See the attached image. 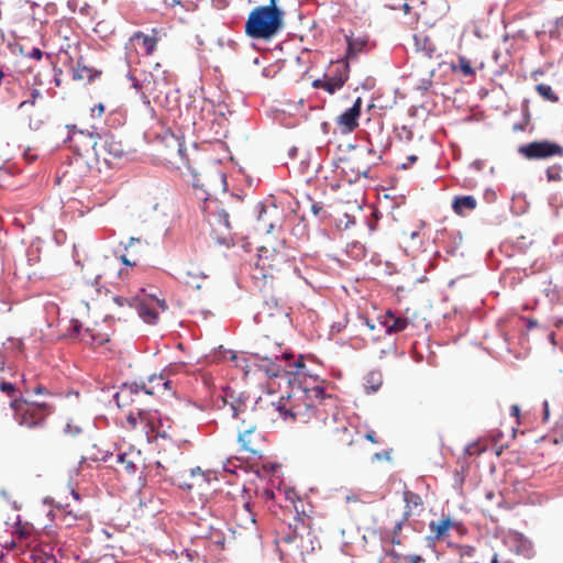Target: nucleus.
Listing matches in <instances>:
<instances>
[{"label":"nucleus","instance_id":"obj_14","mask_svg":"<svg viewBox=\"0 0 563 563\" xmlns=\"http://www.w3.org/2000/svg\"><path fill=\"white\" fill-rule=\"evenodd\" d=\"M255 211H257V223H255V230L268 234L280 225L283 217L274 203L267 206L258 202L257 206H255Z\"/></svg>","mask_w":563,"mask_h":563},{"label":"nucleus","instance_id":"obj_21","mask_svg":"<svg viewBox=\"0 0 563 563\" xmlns=\"http://www.w3.org/2000/svg\"><path fill=\"white\" fill-rule=\"evenodd\" d=\"M170 382L166 378L164 374H153L147 377V382H142L141 385H137L144 394L151 396H159L165 391L169 390Z\"/></svg>","mask_w":563,"mask_h":563},{"label":"nucleus","instance_id":"obj_57","mask_svg":"<svg viewBox=\"0 0 563 563\" xmlns=\"http://www.w3.org/2000/svg\"><path fill=\"white\" fill-rule=\"evenodd\" d=\"M185 275L187 276H203V273L198 271V272H190L189 269L188 271H185Z\"/></svg>","mask_w":563,"mask_h":563},{"label":"nucleus","instance_id":"obj_63","mask_svg":"<svg viewBox=\"0 0 563 563\" xmlns=\"http://www.w3.org/2000/svg\"><path fill=\"white\" fill-rule=\"evenodd\" d=\"M490 563H498L497 554H494L493 559H490Z\"/></svg>","mask_w":563,"mask_h":563},{"label":"nucleus","instance_id":"obj_34","mask_svg":"<svg viewBox=\"0 0 563 563\" xmlns=\"http://www.w3.org/2000/svg\"><path fill=\"white\" fill-rule=\"evenodd\" d=\"M451 70L462 74L465 77H472L475 74L471 59L460 55L457 57V64L451 65Z\"/></svg>","mask_w":563,"mask_h":563},{"label":"nucleus","instance_id":"obj_44","mask_svg":"<svg viewBox=\"0 0 563 563\" xmlns=\"http://www.w3.org/2000/svg\"><path fill=\"white\" fill-rule=\"evenodd\" d=\"M0 390L9 397H12L15 393V386L12 383L2 382L0 383Z\"/></svg>","mask_w":563,"mask_h":563},{"label":"nucleus","instance_id":"obj_7","mask_svg":"<svg viewBox=\"0 0 563 563\" xmlns=\"http://www.w3.org/2000/svg\"><path fill=\"white\" fill-rule=\"evenodd\" d=\"M18 424L27 429L44 426L45 419L51 415V407L44 402H31L23 398H15L10 402Z\"/></svg>","mask_w":563,"mask_h":563},{"label":"nucleus","instance_id":"obj_58","mask_svg":"<svg viewBox=\"0 0 563 563\" xmlns=\"http://www.w3.org/2000/svg\"><path fill=\"white\" fill-rule=\"evenodd\" d=\"M537 324H538V323H537V321H536V320H533V319H529V320H528V323H527V328H528V330H531V329L536 328V327H537Z\"/></svg>","mask_w":563,"mask_h":563},{"label":"nucleus","instance_id":"obj_41","mask_svg":"<svg viewBox=\"0 0 563 563\" xmlns=\"http://www.w3.org/2000/svg\"><path fill=\"white\" fill-rule=\"evenodd\" d=\"M134 40L142 42V47L147 55H152L157 47V37H135Z\"/></svg>","mask_w":563,"mask_h":563},{"label":"nucleus","instance_id":"obj_19","mask_svg":"<svg viewBox=\"0 0 563 563\" xmlns=\"http://www.w3.org/2000/svg\"><path fill=\"white\" fill-rule=\"evenodd\" d=\"M158 307L163 311H166L167 305L165 300L151 299L150 301H136L134 308L136 309L139 317H141L144 322L153 324L158 318V311L156 309Z\"/></svg>","mask_w":563,"mask_h":563},{"label":"nucleus","instance_id":"obj_39","mask_svg":"<svg viewBox=\"0 0 563 563\" xmlns=\"http://www.w3.org/2000/svg\"><path fill=\"white\" fill-rule=\"evenodd\" d=\"M382 385V376L377 372H371L367 376V383H365V389L373 393L379 389Z\"/></svg>","mask_w":563,"mask_h":563},{"label":"nucleus","instance_id":"obj_24","mask_svg":"<svg viewBox=\"0 0 563 563\" xmlns=\"http://www.w3.org/2000/svg\"><path fill=\"white\" fill-rule=\"evenodd\" d=\"M142 242H140L139 239L130 238L126 246L125 252L120 255V261L122 264L126 266H136L142 258V250L135 249V245H140Z\"/></svg>","mask_w":563,"mask_h":563},{"label":"nucleus","instance_id":"obj_38","mask_svg":"<svg viewBox=\"0 0 563 563\" xmlns=\"http://www.w3.org/2000/svg\"><path fill=\"white\" fill-rule=\"evenodd\" d=\"M57 517L59 522L63 523L64 527H73L75 521L81 518V515L74 511H58Z\"/></svg>","mask_w":563,"mask_h":563},{"label":"nucleus","instance_id":"obj_22","mask_svg":"<svg viewBox=\"0 0 563 563\" xmlns=\"http://www.w3.org/2000/svg\"><path fill=\"white\" fill-rule=\"evenodd\" d=\"M12 540L4 542L3 547L14 549L19 543H27L34 536V527L27 522L23 523L20 519L16 520L14 530L11 532Z\"/></svg>","mask_w":563,"mask_h":563},{"label":"nucleus","instance_id":"obj_47","mask_svg":"<svg viewBox=\"0 0 563 563\" xmlns=\"http://www.w3.org/2000/svg\"><path fill=\"white\" fill-rule=\"evenodd\" d=\"M211 540L219 548L223 549V547H224V539H223V537L220 536V533H211Z\"/></svg>","mask_w":563,"mask_h":563},{"label":"nucleus","instance_id":"obj_43","mask_svg":"<svg viewBox=\"0 0 563 563\" xmlns=\"http://www.w3.org/2000/svg\"><path fill=\"white\" fill-rule=\"evenodd\" d=\"M20 52H22L23 55L31 57L35 60H40L42 58V51L38 47H33L32 49L24 53V48L22 46V47H20Z\"/></svg>","mask_w":563,"mask_h":563},{"label":"nucleus","instance_id":"obj_17","mask_svg":"<svg viewBox=\"0 0 563 563\" xmlns=\"http://www.w3.org/2000/svg\"><path fill=\"white\" fill-rule=\"evenodd\" d=\"M362 98L357 97L352 108L346 109L336 118V125L341 133L349 134L357 129L362 113Z\"/></svg>","mask_w":563,"mask_h":563},{"label":"nucleus","instance_id":"obj_13","mask_svg":"<svg viewBox=\"0 0 563 563\" xmlns=\"http://www.w3.org/2000/svg\"><path fill=\"white\" fill-rule=\"evenodd\" d=\"M285 498L290 501L295 514H297L294 518V523L290 525L294 536L288 534L282 538L285 543H291L300 528H309L311 526V519L309 514L306 511V504L296 496L294 490H285Z\"/></svg>","mask_w":563,"mask_h":563},{"label":"nucleus","instance_id":"obj_37","mask_svg":"<svg viewBox=\"0 0 563 563\" xmlns=\"http://www.w3.org/2000/svg\"><path fill=\"white\" fill-rule=\"evenodd\" d=\"M536 90H537L538 95H540L543 98L544 101H548V102H558L559 101L558 93H555L552 90V87L550 85L538 84L536 86Z\"/></svg>","mask_w":563,"mask_h":563},{"label":"nucleus","instance_id":"obj_10","mask_svg":"<svg viewBox=\"0 0 563 563\" xmlns=\"http://www.w3.org/2000/svg\"><path fill=\"white\" fill-rule=\"evenodd\" d=\"M350 76V66L347 59H338L331 62L330 66L323 73L322 78L312 82L313 88L322 89L330 95H334L344 87Z\"/></svg>","mask_w":563,"mask_h":563},{"label":"nucleus","instance_id":"obj_25","mask_svg":"<svg viewBox=\"0 0 563 563\" xmlns=\"http://www.w3.org/2000/svg\"><path fill=\"white\" fill-rule=\"evenodd\" d=\"M380 324L384 325L386 333H399L408 327V319L404 317H396L389 310L380 318Z\"/></svg>","mask_w":563,"mask_h":563},{"label":"nucleus","instance_id":"obj_2","mask_svg":"<svg viewBox=\"0 0 563 563\" xmlns=\"http://www.w3.org/2000/svg\"><path fill=\"white\" fill-rule=\"evenodd\" d=\"M292 271V262L285 249H269L262 246L260 249L258 260L255 262L253 271V279L260 288L264 298H269L274 302L271 307L269 302L263 303L261 310L255 314V319L260 324H269L273 319L274 324H285L287 313L283 307L277 305L278 298L275 292L283 289L286 279Z\"/></svg>","mask_w":563,"mask_h":563},{"label":"nucleus","instance_id":"obj_26","mask_svg":"<svg viewBox=\"0 0 563 563\" xmlns=\"http://www.w3.org/2000/svg\"><path fill=\"white\" fill-rule=\"evenodd\" d=\"M137 385H122L120 390L114 394V401L120 408H125L128 406H132L135 402V397L139 396Z\"/></svg>","mask_w":563,"mask_h":563},{"label":"nucleus","instance_id":"obj_61","mask_svg":"<svg viewBox=\"0 0 563 563\" xmlns=\"http://www.w3.org/2000/svg\"><path fill=\"white\" fill-rule=\"evenodd\" d=\"M401 8L404 9L405 14H409L410 7L408 3H402Z\"/></svg>","mask_w":563,"mask_h":563},{"label":"nucleus","instance_id":"obj_64","mask_svg":"<svg viewBox=\"0 0 563 563\" xmlns=\"http://www.w3.org/2000/svg\"><path fill=\"white\" fill-rule=\"evenodd\" d=\"M71 495H73L74 499H76V500L79 499V494L78 493L71 490Z\"/></svg>","mask_w":563,"mask_h":563},{"label":"nucleus","instance_id":"obj_32","mask_svg":"<svg viewBox=\"0 0 563 563\" xmlns=\"http://www.w3.org/2000/svg\"><path fill=\"white\" fill-rule=\"evenodd\" d=\"M100 74H102L99 70H96L92 67L84 66L80 64V62L77 63V66L73 67L71 76L73 80H93L97 78Z\"/></svg>","mask_w":563,"mask_h":563},{"label":"nucleus","instance_id":"obj_56","mask_svg":"<svg viewBox=\"0 0 563 563\" xmlns=\"http://www.w3.org/2000/svg\"><path fill=\"white\" fill-rule=\"evenodd\" d=\"M519 412H520L519 406L518 405H512L511 406V415L514 417H519Z\"/></svg>","mask_w":563,"mask_h":563},{"label":"nucleus","instance_id":"obj_50","mask_svg":"<svg viewBox=\"0 0 563 563\" xmlns=\"http://www.w3.org/2000/svg\"><path fill=\"white\" fill-rule=\"evenodd\" d=\"M550 419V405L548 401L543 402V421L548 422Z\"/></svg>","mask_w":563,"mask_h":563},{"label":"nucleus","instance_id":"obj_27","mask_svg":"<svg viewBox=\"0 0 563 563\" xmlns=\"http://www.w3.org/2000/svg\"><path fill=\"white\" fill-rule=\"evenodd\" d=\"M405 512L404 520L413 514H419L423 507V500L412 490L404 492Z\"/></svg>","mask_w":563,"mask_h":563},{"label":"nucleus","instance_id":"obj_53","mask_svg":"<svg viewBox=\"0 0 563 563\" xmlns=\"http://www.w3.org/2000/svg\"><path fill=\"white\" fill-rule=\"evenodd\" d=\"M33 393L35 395H43V394H47V389H45L42 385H38L37 387H35L33 389Z\"/></svg>","mask_w":563,"mask_h":563},{"label":"nucleus","instance_id":"obj_60","mask_svg":"<svg viewBox=\"0 0 563 563\" xmlns=\"http://www.w3.org/2000/svg\"><path fill=\"white\" fill-rule=\"evenodd\" d=\"M60 74V70L59 69H56V76H55V84H56V87H59L60 85V79L58 78V75Z\"/></svg>","mask_w":563,"mask_h":563},{"label":"nucleus","instance_id":"obj_23","mask_svg":"<svg viewBox=\"0 0 563 563\" xmlns=\"http://www.w3.org/2000/svg\"><path fill=\"white\" fill-rule=\"evenodd\" d=\"M446 563H479L475 559V548L473 545H455L451 549V558Z\"/></svg>","mask_w":563,"mask_h":563},{"label":"nucleus","instance_id":"obj_30","mask_svg":"<svg viewBox=\"0 0 563 563\" xmlns=\"http://www.w3.org/2000/svg\"><path fill=\"white\" fill-rule=\"evenodd\" d=\"M476 208V200L472 195L456 196L453 200L454 212L463 217L466 211H474Z\"/></svg>","mask_w":563,"mask_h":563},{"label":"nucleus","instance_id":"obj_28","mask_svg":"<svg viewBox=\"0 0 563 563\" xmlns=\"http://www.w3.org/2000/svg\"><path fill=\"white\" fill-rule=\"evenodd\" d=\"M135 454L133 452L130 453H119L114 456V465L119 472H126L130 475L135 474L137 471V464L135 463Z\"/></svg>","mask_w":563,"mask_h":563},{"label":"nucleus","instance_id":"obj_42","mask_svg":"<svg viewBox=\"0 0 563 563\" xmlns=\"http://www.w3.org/2000/svg\"><path fill=\"white\" fill-rule=\"evenodd\" d=\"M112 300L119 307H123V306L128 305L130 308H133L137 301V298H135V297L126 298L124 296H113Z\"/></svg>","mask_w":563,"mask_h":563},{"label":"nucleus","instance_id":"obj_12","mask_svg":"<svg viewBox=\"0 0 563 563\" xmlns=\"http://www.w3.org/2000/svg\"><path fill=\"white\" fill-rule=\"evenodd\" d=\"M518 152L529 161H540L553 156H562L563 147L551 141H533L521 145Z\"/></svg>","mask_w":563,"mask_h":563},{"label":"nucleus","instance_id":"obj_40","mask_svg":"<svg viewBox=\"0 0 563 563\" xmlns=\"http://www.w3.org/2000/svg\"><path fill=\"white\" fill-rule=\"evenodd\" d=\"M251 46H253L254 49L261 51V52H268L271 51L272 41H274V37H253L252 38Z\"/></svg>","mask_w":563,"mask_h":563},{"label":"nucleus","instance_id":"obj_59","mask_svg":"<svg viewBox=\"0 0 563 563\" xmlns=\"http://www.w3.org/2000/svg\"><path fill=\"white\" fill-rule=\"evenodd\" d=\"M401 530V521L399 522H396L395 523V527H394V534H396L397 532H399Z\"/></svg>","mask_w":563,"mask_h":563},{"label":"nucleus","instance_id":"obj_45","mask_svg":"<svg viewBox=\"0 0 563 563\" xmlns=\"http://www.w3.org/2000/svg\"><path fill=\"white\" fill-rule=\"evenodd\" d=\"M103 113H104V106L102 102H99L90 108V115H92V118H100L103 115Z\"/></svg>","mask_w":563,"mask_h":563},{"label":"nucleus","instance_id":"obj_36","mask_svg":"<svg viewBox=\"0 0 563 563\" xmlns=\"http://www.w3.org/2000/svg\"><path fill=\"white\" fill-rule=\"evenodd\" d=\"M152 412L153 411H144L141 409H136V412L129 411L128 417H126L129 426L133 429H136L137 427H140L144 431L143 417L145 413H152Z\"/></svg>","mask_w":563,"mask_h":563},{"label":"nucleus","instance_id":"obj_52","mask_svg":"<svg viewBox=\"0 0 563 563\" xmlns=\"http://www.w3.org/2000/svg\"><path fill=\"white\" fill-rule=\"evenodd\" d=\"M95 460H101L103 462H109L113 459V454L112 453H106L103 454L102 456L100 457H93Z\"/></svg>","mask_w":563,"mask_h":563},{"label":"nucleus","instance_id":"obj_29","mask_svg":"<svg viewBox=\"0 0 563 563\" xmlns=\"http://www.w3.org/2000/svg\"><path fill=\"white\" fill-rule=\"evenodd\" d=\"M235 520L238 527H242L245 530H251L252 532L255 533V517L251 508L249 507V504H244L243 508H241L240 511L235 514Z\"/></svg>","mask_w":563,"mask_h":563},{"label":"nucleus","instance_id":"obj_49","mask_svg":"<svg viewBox=\"0 0 563 563\" xmlns=\"http://www.w3.org/2000/svg\"><path fill=\"white\" fill-rule=\"evenodd\" d=\"M364 438L366 440H368L369 442H372L373 444H378L379 443V440H378V438L376 435V432H374V431H369V432L365 433Z\"/></svg>","mask_w":563,"mask_h":563},{"label":"nucleus","instance_id":"obj_3","mask_svg":"<svg viewBox=\"0 0 563 563\" xmlns=\"http://www.w3.org/2000/svg\"><path fill=\"white\" fill-rule=\"evenodd\" d=\"M71 144L75 155L69 168L63 173L66 181L79 184L87 173H101L103 168H112L113 163L125 154L120 140L112 134H92L78 132L73 134Z\"/></svg>","mask_w":563,"mask_h":563},{"label":"nucleus","instance_id":"obj_8","mask_svg":"<svg viewBox=\"0 0 563 563\" xmlns=\"http://www.w3.org/2000/svg\"><path fill=\"white\" fill-rule=\"evenodd\" d=\"M26 119L27 128L33 131H40L48 121L47 103L37 89H32L31 96L19 104Z\"/></svg>","mask_w":563,"mask_h":563},{"label":"nucleus","instance_id":"obj_9","mask_svg":"<svg viewBox=\"0 0 563 563\" xmlns=\"http://www.w3.org/2000/svg\"><path fill=\"white\" fill-rule=\"evenodd\" d=\"M350 76V66L347 59H338L331 62L330 66L323 73L322 78L312 82L313 88L322 89L330 95H334L344 87Z\"/></svg>","mask_w":563,"mask_h":563},{"label":"nucleus","instance_id":"obj_6","mask_svg":"<svg viewBox=\"0 0 563 563\" xmlns=\"http://www.w3.org/2000/svg\"><path fill=\"white\" fill-rule=\"evenodd\" d=\"M279 0H269L268 4L255 7L245 23L246 35H276L285 24V11Z\"/></svg>","mask_w":563,"mask_h":563},{"label":"nucleus","instance_id":"obj_18","mask_svg":"<svg viewBox=\"0 0 563 563\" xmlns=\"http://www.w3.org/2000/svg\"><path fill=\"white\" fill-rule=\"evenodd\" d=\"M380 161V155L373 148H367L362 151L356 155V157L350 161L353 164L352 169L356 173L357 176L368 177L372 166L377 165V162Z\"/></svg>","mask_w":563,"mask_h":563},{"label":"nucleus","instance_id":"obj_48","mask_svg":"<svg viewBox=\"0 0 563 563\" xmlns=\"http://www.w3.org/2000/svg\"><path fill=\"white\" fill-rule=\"evenodd\" d=\"M405 561L408 562V563H423L424 559H422L418 554H411V555L406 556Z\"/></svg>","mask_w":563,"mask_h":563},{"label":"nucleus","instance_id":"obj_4","mask_svg":"<svg viewBox=\"0 0 563 563\" xmlns=\"http://www.w3.org/2000/svg\"><path fill=\"white\" fill-rule=\"evenodd\" d=\"M187 170L188 174L183 173V175L189 177L188 181L195 188L196 196L203 202L202 212L205 221L216 232L223 234L224 231H229V214L222 208L221 202L213 198L216 192L224 191V174L219 168L205 164L197 165L195 163V165H191L190 161H187Z\"/></svg>","mask_w":563,"mask_h":563},{"label":"nucleus","instance_id":"obj_5","mask_svg":"<svg viewBox=\"0 0 563 563\" xmlns=\"http://www.w3.org/2000/svg\"><path fill=\"white\" fill-rule=\"evenodd\" d=\"M220 409L223 415L234 419H240L238 427V442L244 452L256 454L260 452L262 435L258 431V424L254 418V411L246 402V399L235 397L233 393L224 394L221 398Z\"/></svg>","mask_w":563,"mask_h":563},{"label":"nucleus","instance_id":"obj_35","mask_svg":"<svg viewBox=\"0 0 563 563\" xmlns=\"http://www.w3.org/2000/svg\"><path fill=\"white\" fill-rule=\"evenodd\" d=\"M452 522L450 519H440L439 521H432L430 523V529L434 534V538L438 540H442L444 536L448 533Z\"/></svg>","mask_w":563,"mask_h":563},{"label":"nucleus","instance_id":"obj_51","mask_svg":"<svg viewBox=\"0 0 563 563\" xmlns=\"http://www.w3.org/2000/svg\"><path fill=\"white\" fill-rule=\"evenodd\" d=\"M417 159H418L417 155H409L408 156V163H404L402 164V168L410 167L412 164H415L417 162Z\"/></svg>","mask_w":563,"mask_h":563},{"label":"nucleus","instance_id":"obj_54","mask_svg":"<svg viewBox=\"0 0 563 563\" xmlns=\"http://www.w3.org/2000/svg\"><path fill=\"white\" fill-rule=\"evenodd\" d=\"M555 32L559 34L563 33V16L558 20Z\"/></svg>","mask_w":563,"mask_h":563},{"label":"nucleus","instance_id":"obj_15","mask_svg":"<svg viewBox=\"0 0 563 563\" xmlns=\"http://www.w3.org/2000/svg\"><path fill=\"white\" fill-rule=\"evenodd\" d=\"M144 432L148 439H172L170 421L168 418L162 417L158 411L145 413L143 417Z\"/></svg>","mask_w":563,"mask_h":563},{"label":"nucleus","instance_id":"obj_46","mask_svg":"<svg viewBox=\"0 0 563 563\" xmlns=\"http://www.w3.org/2000/svg\"><path fill=\"white\" fill-rule=\"evenodd\" d=\"M65 432L70 435H76L81 432V429L78 424L67 423L65 424Z\"/></svg>","mask_w":563,"mask_h":563},{"label":"nucleus","instance_id":"obj_55","mask_svg":"<svg viewBox=\"0 0 563 563\" xmlns=\"http://www.w3.org/2000/svg\"><path fill=\"white\" fill-rule=\"evenodd\" d=\"M410 27H415L418 24V16L413 15L409 18V21L406 22Z\"/></svg>","mask_w":563,"mask_h":563},{"label":"nucleus","instance_id":"obj_20","mask_svg":"<svg viewBox=\"0 0 563 563\" xmlns=\"http://www.w3.org/2000/svg\"><path fill=\"white\" fill-rule=\"evenodd\" d=\"M287 364H290V360H269L257 363L258 368L267 377L284 378L286 383L291 384V378L287 376Z\"/></svg>","mask_w":563,"mask_h":563},{"label":"nucleus","instance_id":"obj_31","mask_svg":"<svg viewBox=\"0 0 563 563\" xmlns=\"http://www.w3.org/2000/svg\"><path fill=\"white\" fill-rule=\"evenodd\" d=\"M415 48L427 58L438 57L437 47L430 37H413Z\"/></svg>","mask_w":563,"mask_h":563},{"label":"nucleus","instance_id":"obj_11","mask_svg":"<svg viewBox=\"0 0 563 563\" xmlns=\"http://www.w3.org/2000/svg\"><path fill=\"white\" fill-rule=\"evenodd\" d=\"M252 356L257 361L292 360L294 355L268 336H261L253 344Z\"/></svg>","mask_w":563,"mask_h":563},{"label":"nucleus","instance_id":"obj_62","mask_svg":"<svg viewBox=\"0 0 563 563\" xmlns=\"http://www.w3.org/2000/svg\"><path fill=\"white\" fill-rule=\"evenodd\" d=\"M41 563H57V561L55 558H48V559L42 561Z\"/></svg>","mask_w":563,"mask_h":563},{"label":"nucleus","instance_id":"obj_1","mask_svg":"<svg viewBox=\"0 0 563 563\" xmlns=\"http://www.w3.org/2000/svg\"><path fill=\"white\" fill-rule=\"evenodd\" d=\"M325 400L333 402L331 396L324 395L323 387L316 384L307 386L306 389H294L288 397H282L271 406L285 422L322 423L319 441L331 450H344L354 444L356 431L344 419L338 420L334 415L331 418L324 416Z\"/></svg>","mask_w":563,"mask_h":563},{"label":"nucleus","instance_id":"obj_33","mask_svg":"<svg viewBox=\"0 0 563 563\" xmlns=\"http://www.w3.org/2000/svg\"><path fill=\"white\" fill-rule=\"evenodd\" d=\"M368 45V41L363 37H346V55L345 60L353 59L357 53Z\"/></svg>","mask_w":563,"mask_h":563},{"label":"nucleus","instance_id":"obj_16","mask_svg":"<svg viewBox=\"0 0 563 563\" xmlns=\"http://www.w3.org/2000/svg\"><path fill=\"white\" fill-rule=\"evenodd\" d=\"M288 377L298 383L297 389H306L307 386H313L316 384L322 386V382H319L317 376L309 374L307 365L302 362L301 357L290 360V363H288Z\"/></svg>","mask_w":563,"mask_h":563}]
</instances>
